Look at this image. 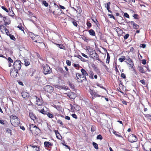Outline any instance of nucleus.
<instances>
[{
	"instance_id": "obj_1",
	"label": "nucleus",
	"mask_w": 151,
	"mask_h": 151,
	"mask_svg": "<svg viewBox=\"0 0 151 151\" xmlns=\"http://www.w3.org/2000/svg\"><path fill=\"white\" fill-rule=\"evenodd\" d=\"M28 128L31 133L34 135H38L40 130L39 127L33 124H29Z\"/></svg>"
},
{
	"instance_id": "obj_2",
	"label": "nucleus",
	"mask_w": 151,
	"mask_h": 151,
	"mask_svg": "<svg viewBox=\"0 0 151 151\" xmlns=\"http://www.w3.org/2000/svg\"><path fill=\"white\" fill-rule=\"evenodd\" d=\"M88 91L91 95V98L93 99H94L96 97H104V96H101V95L99 94L98 93V92H95L94 91L91 89L90 88L88 90Z\"/></svg>"
},
{
	"instance_id": "obj_3",
	"label": "nucleus",
	"mask_w": 151,
	"mask_h": 151,
	"mask_svg": "<svg viewBox=\"0 0 151 151\" xmlns=\"http://www.w3.org/2000/svg\"><path fill=\"white\" fill-rule=\"evenodd\" d=\"M32 100H36L35 102L36 105H37L39 106H41L43 104V101L42 98H38L36 96H34L32 99Z\"/></svg>"
},
{
	"instance_id": "obj_4",
	"label": "nucleus",
	"mask_w": 151,
	"mask_h": 151,
	"mask_svg": "<svg viewBox=\"0 0 151 151\" xmlns=\"http://www.w3.org/2000/svg\"><path fill=\"white\" fill-rule=\"evenodd\" d=\"M76 79L78 82L82 83L87 81L86 77L79 73L76 74Z\"/></svg>"
},
{
	"instance_id": "obj_5",
	"label": "nucleus",
	"mask_w": 151,
	"mask_h": 151,
	"mask_svg": "<svg viewBox=\"0 0 151 151\" xmlns=\"http://www.w3.org/2000/svg\"><path fill=\"white\" fill-rule=\"evenodd\" d=\"M137 137L135 134H131L129 135L128 140L129 142L131 143L137 141Z\"/></svg>"
},
{
	"instance_id": "obj_6",
	"label": "nucleus",
	"mask_w": 151,
	"mask_h": 151,
	"mask_svg": "<svg viewBox=\"0 0 151 151\" xmlns=\"http://www.w3.org/2000/svg\"><path fill=\"white\" fill-rule=\"evenodd\" d=\"M21 62L19 60H17L14 63V68L15 70H19L21 67Z\"/></svg>"
},
{
	"instance_id": "obj_7",
	"label": "nucleus",
	"mask_w": 151,
	"mask_h": 151,
	"mask_svg": "<svg viewBox=\"0 0 151 151\" xmlns=\"http://www.w3.org/2000/svg\"><path fill=\"white\" fill-rule=\"evenodd\" d=\"M43 72L44 74L46 75L51 73L52 70L50 67L46 65L43 67Z\"/></svg>"
},
{
	"instance_id": "obj_8",
	"label": "nucleus",
	"mask_w": 151,
	"mask_h": 151,
	"mask_svg": "<svg viewBox=\"0 0 151 151\" xmlns=\"http://www.w3.org/2000/svg\"><path fill=\"white\" fill-rule=\"evenodd\" d=\"M90 55L91 57L93 59L99 61H101V60L99 58L96 52L93 51L90 52Z\"/></svg>"
},
{
	"instance_id": "obj_9",
	"label": "nucleus",
	"mask_w": 151,
	"mask_h": 151,
	"mask_svg": "<svg viewBox=\"0 0 151 151\" xmlns=\"http://www.w3.org/2000/svg\"><path fill=\"white\" fill-rule=\"evenodd\" d=\"M44 89L45 91L50 93H52L54 90L53 87L52 86H45Z\"/></svg>"
},
{
	"instance_id": "obj_10",
	"label": "nucleus",
	"mask_w": 151,
	"mask_h": 151,
	"mask_svg": "<svg viewBox=\"0 0 151 151\" xmlns=\"http://www.w3.org/2000/svg\"><path fill=\"white\" fill-rule=\"evenodd\" d=\"M11 123L13 126L14 127H17L19 126L20 124V119L18 117H17L14 119Z\"/></svg>"
},
{
	"instance_id": "obj_11",
	"label": "nucleus",
	"mask_w": 151,
	"mask_h": 151,
	"mask_svg": "<svg viewBox=\"0 0 151 151\" xmlns=\"http://www.w3.org/2000/svg\"><path fill=\"white\" fill-rule=\"evenodd\" d=\"M29 115L30 118L34 121V122H37V118L34 114L32 112H30L29 113Z\"/></svg>"
},
{
	"instance_id": "obj_12",
	"label": "nucleus",
	"mask_w": 151,
	"mask_h": 151,
	"mask_svg": "<svg viewBox=\"0 0 151 151\" xmlns=\"http://www.w3.org/2000/svg\"><path fill=\"white\" fill-rule=\"evenodd\" d=\"M138 69L139 71L142 73H145V70H148V67L145 66H143V67L139 66L138 67Z\"/></svg>"
},
{
	"instance_id": "obj_13",
	"label": "nucleus",
	"mask_w": 151,
	"mask_h": 151,
	"mask_svg": "<svg viewBox=\"0 0 151 151\" xmlns=\"http://www.w3.org/2000/svg\"><path fill=\"white\" fill-rule=\"evenodd\" d=\"M125 60H126L125 62L130 65V67L133 68L134 65L132 60L129 57L126 58Z\"/></svg>"
},
{
	"instance_id": "obj_14",
	"label": "nucleus",
	"mask_w": 151,
	"mask_h": 151,
	"mask_svg": "<svg viewBox=\"0 0 151 151\" xmlns=\"http://www.w3.org/2000/svg\"><path fill=\"white\" fill-rule=\"evenodd\" d=\"M18 71L14 69V70L12 69L10 73L11 76L13 77H16L17 76Z\"/></svg>"
},
{
	"instance_id": "obj_15",
	"label": "nucleus",
	"mask_w": 151,
	"mask_h": 151,
	"mask_svg": "<svg viewBox=\"0 0 151 151\" xmlns=\"http://www.w3.org/2000/svg\"><path fill=\"white\" fill-rule=\"evenodd\" d=\"M22 97L25 99H28L29 96V93L27 92L23 91L21 93Z\"/></svg>"
},
{
	"instance_id": "obj_16",
	"label": "nucleus",
	"mask_w": 151,
	"mask_h": 151,
	"mask_svg": "<svg viewBox=\"0 0 151 151\" xmlns=\"http://www.w3.org/2000/svg\"><path fill=\"white\" fill-rule=\"evenodd\" d=\"M3 21L5 23L4 25L6 26L7 25L9 24L10 23V20L9 18H7L6 17H3Z\"/></svg>"
},
{
	"instance_id": "obj_17",
	"label": "nucleus",
	"mask_w": 151,
	"mask_h": 151,
	"mask_svg": "<svg viewBox=\"0 0 151 151\" xmlns=\"http://www.w3.org/2000/svg\"><path fill=\"white\" fill-rule=\"evenodd\" d=\"M68 96L70 98L74 99L76 96V94L73 92H70L68 93Z\"/></svg>"
},
{
	"instance_id": "obj_18",
	"label": "nucleus",
	"mask_w": 151,
	"mask_h": 151,
	"mask_svg": "<svg viewBox=\"0 0 151 151\" xmlns=\"http://www.w3.org/2000/svg\"><path fill=\"white\" fill-rule=\"evenodd\" d=\"M35 108L36 110L38 111L39 112L42 114H46V111H45L44 108L38 109V107L37 106H35Z\"/></svg>"
},
{
	"instance_id": "obj_19",
	"label": "nucleus",
	"mask_w": 151,
	"mask_h": 151,
	"mask_svg": "<svg viewBox=\"0 0 151 151\" xmlns=\"http://www.w3.org/2000/svg\"><path fill=\"white\" fill-rule=\"evenodd\" d=\"M44 145L45 147L47 148H50L53 145L51 142L47 141L44 142Z\"/></svg>"
},
{
	"instance_id": "obj_20",
	"label": "nucleus",
	"mask_w": 151,
	"mask_h": 151,
	"mask_svg": "<svg viewBox=\"0 0 151 151\" xmlns=\"http://www.w3.org/2000/svg\"><path fill=\"white\" fill-rule=\"evenodd\" d=\"M55 87L59 89H63L65 90L68 89V87L65 86H55Z\"/></svg>"
},
{
	"instance_id": "obj_21",
	"label": "nucleus",
	"mask_w": 151,
	"mask_h": 151,
	"mask_svg": "<svg viewBox=\"0 0 151 151\" xmlns=\"http://www.w3.org/2000/svg\"><path fill=\"white\" fill-rule=\"evenodd\" d=\"M54 131L56 134V137L59 139H62V137L60 135L58 131V130H55Z\"/></svg>"
},
{
	"instance_id": "obj_22",
	"label": "nucleus",
	"mask_w": 151,
	"mask_h": 151,
	"mask_svg": "<svg viewBox=\"0 0 151 151\" xmlns=\"http://www.w3.org/2000/svg\"><path fill=\"white\" fill-rule=\"evenodd\" d=\"M18 117L15 115L13 114L10 116V121L11 123L13 121L14 119Z\"/></svg>"
},
{
	"instance_id": "obj_23",
	"label": "nucleus",
	"mask_w": 151,
	"mask_h": 151,
	"mask_svg": "<svg viewBox=\"0 0 151 151\" xmlns=\"http://www.w3.org/2000/svg\"><path fill=\"white\" fill-rule=\"evenodd\" d=\"M119 86V89L120 90H119L118 89V90H119V91L121 93H122V91H124V90H126V87H125L124 86Z\"/></svg>"
},
{
	"instance_id": "obj_24",
	"label": "nucleus",
	"mask_w": 151,
	"mask_h": 151,
	"mask_svg": "<svg viewBox=\"0 0 151 151\" xmlns=\"http://www.w3.org/2000/svg\"><path fill=\"white\" fill-rule=\"evenodd\" d=\"M111 4V3L110 2H109L106 4V7L107 9L108 10V12H109L111 13H112V12L110 10V6Z\"/></svg>"
},
{
	"instance_id": "obj_25",
	"label": "nucleus",
	"mask_w": 151,
	"mask_h": 151,
	"mask_svg": "<svg viewBox=\"0 0 151 151\" xmlns=\"http://www.w3.org/2000/svg\"><path fill=\"white\" fill-rule=\"evenodd\" d=\"M20 73L22 76H24L27 73V70H21Z\"/></svg>"
},
{
	"instance_id": "obj_26",
	"label": "nucleus",
	"mask_w": 151,
	"mask_h": 151,
	"mask_svg": "<svg viewBox=\"0 0 151 151\" xmlns=\"http://www.w3.org/2000/svg\"><path fill=\"white\" fill-rule=\"evenodd\" d=\"M147 120L150 121H151V115L149 114H144Z\"/></svg>"
},
{
	"instance_id": "obj_27",
	"label": "nucleus",
	"mask_w": 151,
	"mask_h": 151,
	"mask_svg": "<svg viewBox=\"0 0 151 151\" xmlns=\"http://www.w3.org/2000/svg\"><path fill=\"white\" fill-rule=\"evenodd\" d=\"M89 34L93 36H95V33L94 31L92 29H91L88 31Z\"/></svg>"
},
{
	"instance_id": "obj_28",
	"label": "nucleus",
	"mask_w": 151,
	"mask_h": 151,
	"mask_svg": "<svg viewBox=\"0 0 151 151\" xmlns=\"http://www.w3.org/2000/svg\"><path fill=\"white\" fill-rule=\"evenodd\" d=\"M81 72L82 73V75L83 76H88V74L87 73V72L86 71L83 69H82L81 70Z\"/></svg>"
},
{
	"instance_id": "obj_29",
	"label": "nucleus",
	"mask_w": 151,
	"mask_h": 151,
	"mask_svg": "<svg viewBox=\"0 0 151 151\" xmlns=\"http://www.w3.org/2000/svg\"><path fill=\"white\" fill-rule=\"evenodd\" d=\"M58 47L61 49H65V47L62 44H58L55 43Z\"/></svg>"
},
{
	"instance_id": "obj_30",
	"label": "nucleus",
	"mask_w": 151,
	"mask_h": 151,
	"mask_svg": "<svg viewBox=\"0 0 151 151\" xmlns=\"http://www.w3.org/2000/svg\"><path fill=\"white\" fill-rule=\"evenodd\" d=\"M92 145H93L94 147L96 149L98 150L99 149L98 145L96 143H95V142H92Z\"/></svg>"
},
{
	"instance_id": "obj_31",
	"label": "nucleus",
	"mask_w": 151,
	"mask_h": 151,
	"mask_svg": "<svg viewBox=\"0 0 151 151\" xmlns=\"http://www.w3.org/2000/svg\"><path fill=\"white\" fill-rule=\"evenodd\" d=\"M46 114L49 118H52L54 117L53 115L50 112H47Z\"/></svg>"
},
{
	"instance_id": "obj_32",
	"label": "nucleus",
	"mask_w": 151,
	"mask_h": 151,
	"mask_svg": "<svg viewBox=\"0 0 151 151\" xmlns=\"http://www.w3.org/2000/svg\"><path fill=\"white\" fill-rule=\"evenodd\" d=\"M94 75V73L92 71H90L89 72V77L91 78L92 79H93V76Z\"/></svg>"
},
{
	"instance_id": "obj_33",
	"label": "nucleus",
	"mask_w": 151,
	"mask_h": 151,
	"mask_svg": "<svg viewBox=\"0 0 151 151\" xmlns=\"http://www.w3.org/2000/svg\"><path fill=\"white\" fill-rule=\"evenodd\" d=\"M110 57L108 53L107 52V58L106 60V63H109V62Z\"/></svg>"
},
{
	"instance_id": "obj_34",
	"label": "nucleus",
	"mask_w": 151,
	"mask_h": 151,
	"mask_svg": "<svg viewBox=\"0 0 151 151\" xmlns=\"http://www.w3.org/2000/svg\"><path fill=\"white\" fill-rule=\"evenodd\" d=\"M33 150L34 151H40V147L37 146Z\"/></svg>"
},
{
	"instance_id": "obj_35",
	"label": "nucleus",
	"mask_w": 151,
	"mask_h": 151,
	"mask_svg": "<svg viewBox=\"0 0 151 151\" xmlns=\"http://www.w3.org/2000/svg\"><path fill=\"white\" fill-rule=\"evenodd\" d=\"M117 29V30L116 32L117 33L118 35H121L122 34V31L119 28H118V29Z\"/></svg>"
},
{
	"instance_id": "obj_36",
	"label": "nucleus",
	"mask_w": 151,
	"mask_h": 151,
	"mask_svg": "<svg viewBox=\"0 0 151 151\" xmlns=\"http://www.w3.org/2000/svg\"><path fill=\"white\" fill-rule=\"evenodd\" d=\"M125 59L126 58L125 56H123L122 57V58H119V60L120 62H122L125 60Z\"/></svg>"
},
{
	"instance_id": "obj_37",
	"label": "nucleus",
	"mask_w": 151,
	"mask_h": 151,
	"mask_svg": "<svg viewBox=\"0 0 151 151\" xmlns=\"http://www.w3.org/2000/svg\"><path fill=\"white\" fill-rule=\"evenodd\" d=\"M24 65L26 66H27L30 64L29 62L27 60H24Z\"/></svg>"
},
{
	"instance_id": "obj_38",
	"label": "nucleus",
	"mask_w": 151,
	"mask_h": 151,
	"mask_svg": "<svg viewBox=\"0 0 151 151\" xmlns=\"http://www.w3.org/2000/svg\"><path fill=\"white\" fill-rule=\"evenodd\" d=\"M77 57L80 59L83 62L85 61V59L83 58L81 55H79Z\"/></svg>"
},
{
	"instance_id": "obj_39",
	"label": "nucleus",
	"mask_w": 151,
	"mask_h": 151,
	"mask_svg": "<svg viewBox=\"0 0 151 151\" xmlns=\"http://www.w3.org/2000/svg\"><path fill=\"white\" fill-rule=\"evenodd\" d=\"M133 27L134 29H138L139 28V26L137 24H135L133 26Z\"/></svg>"
},
{
	"instance_id": "obj_40",
	"label": "nucleus",
	"mask_w": 151,
	"mask_h": 151,
	"mask_svg": "<svg viewBox=\"0 0 151 151\" xmlns=\"http://www.w3.org/2000/svg\"><path fill=\"white\" fill-rule=\"evenodd\" d=\"M9 36L10 39L13 40H16L15 38L14 37V36L11 35V34H9Z\"/></svg>"
},
{
	"instance_id": "obj_41",
	"label": "nucleus",
	"mask_w": 151,
	"mask_h": 151,
	"mask_svg": "<svg viewBox=\"0 0 151 151\" xmlns=\"http://www.w3.org/2000/svg\"><path fill=\"white\" fill-rule=\"evenodd\" d=\"M42 4H43L46 7H47L48 6V3L45 1H42Z\"/></svg>"
},
{
	"instance_id": "obj_42",
	"label": "nucleus",
	"mask_w": 151,
	"mask_h": 151,
	"mask_svg": "<svg viewBox=\"0 0 151 151\" xmlns=\"http://www.w3.org/2000/svg\"><path fill=\"white\" fill-rule=\"evenodd\" d=\"M96 139H98L101 140L103 139V137L101 134H99L97 136Z\"/></svg>"
},
{
	"instance_id": "obj_43",
	"label": "nucleus",
	"mask_w": 151,
	"mask_h": 151,
	"mask_svg": "<svg viewBox=\"0 0 151 151\" xmlns=\"http://www.w3.org/2000/svg\"><path fill=\"white\" fill-rule=\"evenodd\" d=\"M92 20L97 25V26L98 27V22L97 20L96 19H92Z\"/></svg>"
},
{
	"instance_id": "obj_44",
	"label": "nucleus",
	"mask_w": 151,
	"mask_h": 151,
	"mask_svg": "<svg viewBox=\"0 0 151 151\" xmlns=\"http://www.w3.org/2000/svg\"><path fill=\"white\" fill-rule=\"evenodd\" d=\"M75 108V109L78 111H80L81 109V107L78 105H76Z\"/></svg>"
},
{
	"instance_id": "obj_45",
	"label": "nucleus",
	"mask_w": 151,
	"mask_h": 151,
	"mask_svg": "<svg viewBox=\"0 0 151 151\" xmlns=\"http://www.w3.org/2000/svg\"><path fill=\"white\" fill-rule=\"evenodd\" d=\"M139 47L143 48H145L146 47V45L145 44H141L140 45Z\"/></svg>"
},
{
	"instance_id": "obj_46",
	"label": "nucleus",
	"mask_w": 151,
	"mask_h": 151,
	"mask_svg": "<svg viewBox=\"0 0 151 151\" xmlns=\"http://www.w3.org/2000/svg\"><path fill=\"white\" fill-rule=\"evenodd\" d=\"M1 8L3 9L6 12H9V11L6 8H5L4 6H2L1 7Z\"/></svg>"
},
{
	"instance_id": "obj_47",
	"label": "nucleus",
	"mask_w": 151,
	"mask_h": 151,
	"mask_svg": "<svg viewBox=\"0 0 151 151\" xmlns=\"http://www.w3.org/2000/svg\"><path fill=\"white\" fill-rule=\"evenodd\" d=\"M6 132L8 133H9L11 135H12V130L10 129L7 128L6 129Z\"/></svg>"
},
{
	"instance_id": "obj_48",
	"label": "nucleus",
	"mask_w": 151,
	"mask_h": 151,
	"mask_svg": "<svg viewBox=\"0 0 151 151\" xmlns=\"http://www.w3.org/2000/svg\"><path fill=\"white\" fill-rule=\"evenodd\" d=\"M121 100L122 101V103L123 104L127 105V102L126 101L124 100L123 99H121Z\"/></svg>"
},
{
	"instance_id": "obj_49",
	"label": "nucleus",
	"mask_w": 151,
	"mask_h": 151,
	"mask_svg": "<svg viewBox=\"0 0 151 151\" xmlns=\"http://www.w3.org/2000/svg\"><path fill=\"white\" fill-rule=\"evenodd\" d=\"M118 132H116V131H114L113 132V133L116 136L119 137H121L122 136L118 134H117Z\"/></svg>"
},
{
	"instance_id": "obj_50",
	"label": "nucleus",
	"mask_w": 151,
	"mask_h": 151,
	"mask_svg": "<svg viewBox=\"0 0 151 151\" xmlns=\"http://www.w3.org/2000/svg\"><path fill=\"white\" fill-rule=\"evenodd\" d=\"M73 66L77 69H78V68H79L80 67L79 64H74Z\"/></svg>"
},
{
	"instance_id": "obj_51",
	"label": "nucleus",
	"mask_w": 151,
	"mask_h": 151,
	"mask_svg": "<svg viewBox=\"0 0 151 151\" xmlns=\"http://www.w3.org/2000/svg\"><path fill=\"white\" fill-rule=\"evenodd\" d=\"M129 34H126L124 36V40H126L127 39L128 37H129Z\"/></svg>"
},
{
	"instance_id": "obj_52",
	"label": "nucleus",
	"mask_w": 151,
	"mask_h": 151,
	"mask_svg": "<svg viewBox=\"0 0 151 151\" xmlns=\"http://www.w3.org/2000/svg\"><path fill=\"white\" fill-rule=\"evenodd\" d=\"M66 63L68 66H70L71 65V62L69 60H66Z\"/></svg>"
},
{
	"instance_id": "obj_53",
	"label": "nucleus",
	"mask_w": 151,
	"mask_h": 151,
	"mask_svg": "<svg viewBox=\"0 0 151 151\" xmlns=\"http://www.w3.org/2000/svg\"><path fill=\"white\" fill-rule=\"evenodd\" d=\"M124 16L125 17L129 18V14L127 13H124Z\"/></svg>"
},
{
	"instance_id": "obj_54",
	"label": "nucleus",
	"mask_w": 151,
	"mask_h": 151,
	"mask_svg": "<svg viewBox=\"0 0 151 151\" xmlns=\"http://www.w3.org/2000/svg\"><path fill=\"white\" fill-rule=\"evenodd\" d=\"M8 60L10 63H13V60L10 57H9L8 58Z\"/></svg>"
},
{
	"instance_id": "obj_55",
	"label": "nucleus",
	"mask_w": 151,
	"mask_h": 151,
	"mask_svg": "<svg viewBox=\"0 0 151 151\" xmlns=\"http://www.w3.org/2000/svg\"><path fill=\"white\" fill-rule=\"evenodd\" d=\"M57 122L58 123H59L62 126L63 125V123L61 120H60L59 119L58 120Z\"/></svg>"
},
{
	"instance_id": "obj_56",
	"label": "nucleus",
	"mask_w": 151,
	"mask_h": 151,
	"mask_svg": "<svg viewBox=\"0 0 151 151\" xmlns=\"http://www.w3.org/2000/svg\"><path fill=\"white\" fill-rule=\"evenodd\" d=\"M9 14L11 16H13L14 14L13 13V11H12L10 12L9 13Z\"/></svg>"
},
{
	"instance_id": "obj_57",
	"label": "nucleus",
	"mask_w": 151,
	"mask_h": 151,
	"mask_svg": "<svg viewBox=\"0 0 151 151\" xmlns=\"http://www.w3.org/2000/svg\"><path fill=\"white\" fill-rule=\"evenodd\" d=\"M72 117L75 118V119H77V115L75 114H72Z\"/></svg>"
},
{
	"instance_id": "obj_58",
	"label": "nucleus",
	"mask_w": 151,
	"mask_h": 151,
	"mask_svg": "<svg viewBox=\"0 0 151 151\" xmlns=\"http://www.w3.org/2000/svg\"><path fill=\"white\" fill-rule=\"evenodd\" d=\"M138 15L137 14H134L133 15V17L134 19H138Z\"/></svg>"
},
{
	"instance_id": "obj_59",
	"label": "nucleus",
	"mask_w": 151,
	"mask_h": 151,
	"mask_svg": "<svg viewBox=\"0 0 151 151\" xmlns=\"http://www.w3.org/2000/svg\"><path fill=\"white\" fill-rule=\"evenodd\" d=\"M17 28H19V29H20L22 31H24V28L22 26H18L17 27Z\"/></svg>"
},
{
	"instance_id": "obj_60",
	"label": "nucleus",
	"mask_w": 151,
	"mask_h": 151,
	"mask_svg": "<svg viewBox=\"0 0 151 151\" xmlns=\"http://www.w3.org/2000/svg\"><path fill=\"white\" fill-rule=\"evenodd\" d=\"M121 76L122 78H123L124 79H125L126 78V76L125 74L124 73H122L121 74Z\"/></svg>"
},
{
	"instance_id": "obj_61",
	"label": "nucleus",
	"mask_w": 151,
	"mask_h": 151,
	"mask_svg": "<svg viewBox=\"0 0 151 151\" xmlns=\"http://www.w3.org/2000/svg\"><path fill=\"white\" fill-rule=\"evenodd\" d=\"M108 16H110V18H113L114 19H115V18L114 16L112 14H109Z\"/></svg>"
},
{
	"instance_id": "obj_62",
	"label": "nucleus",
	"mask_w": 151,
	"mask_h": 151,
	"mask_svg": "<svg viewBox=\"0 0 151 151\" xmlns=\"http://www.w3.org/2000/svg\"><path fill=\"white\" fill-rule=\"evenodd\" d=\"M95 131V127H94L92 126L91 129V131L92 132H93Z\"/></svg>"
},
{
	"instance_id": "obj_63",
	"label": "nucleus",
	"mask_w": 151,
	"mask_h": 151,
	"mask_svg": "<svg viewBox=\"0 0 151 151\" xmlns=\"http://www.w3.org/2000/svg\"><path fill=\"white\" fill-rule=\"evenodd\" d=\"M87 26L89 27H91V23L89 22H87Z\"/></svg>"
},
{
	"instance_id": "obj_64",
	"label": "nucleus",
	"mask_w": 151,
	"mask_h": 151,
	"mask_svg": "<svg viewBox=\"0 0 151 151\" xmlns=\"http://www.w3.org/2000/svg\"><path fill=\"white\" fill-rule=\"evenodd\" d=\"M0 123L3 125L4 124L5 122L4 121L2 120H0Z\"/></svg>"
}]
</instances>
